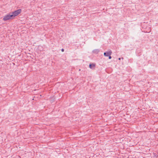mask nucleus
<instances>
[{
  "mask_svg": "<svg viewBox=\"0 0 158 158\" xmlns=\"http://www.w3.org/2000/svg\"><path fill=\"white\" fill-rule=\"evenodd\" d=\"M112 51L111 50H110L107 52H104V55L105 56H108L110 55H111L112 54Z\"/></svg>",
  "mask_w": 158,
  "mask_h": 158,
  "instance_id": "obj_3",
  "label": "nucleus"
},
{
  "mask_svg": "<svg viewBox=\"0 0 158 158\" xmlns=\"http://www.w3.org/2000/svg\"><path fill=\"white\" fill-rule=\"evenodd\" d=\"M61 51L62 52H64V49L63 48H62L61 49Z\"/></svg>",
  "mask_w": 158,
  "mask_h": 158,
  "instance_id": "obj_7",
  "label": "nucleus"
},
{
  "mask_svg": "<svg viewBox=\"0 0 158 158\" xmlns=\"http://www.w3.org/2000/svg\"><path fill=\"white\" fill-rule=\"evenodd\" d=\"M121 59V58H118V60H120Z\"/></svg>",
  "mask_w": 158,
  "mask_h": 158,
  "instance_id": "obj_9",
  "label": "nucleus"
},
{
  "mask_svg": "<svg viewBox=\"0 0 158 158\" xmlns=\"http://www.w3.org/2000/svg\"><path fill=\"white\" fill-rule=\"evenodd\" d=\"M155 157H156V158H158V155H156H156H155Z\"/></svg>",
  "mask_w": 158,
  "mask_h": 158,
  "instance_id": "obj_8",
  "label": "nucleus"
},
{
  "mask_svg": "<svg viewBox=\"0 0 158 158\" xmlns=\"http://www.w3.org/2000/svg\"><path fill=\"white\" fill-rule=\"evenodd\" d=\"M12 19H13V18L12 15H10V14L9 13L6 15L4 16L3 20L4 21H6Z\"/></svg>",
  "mask_w": 158,
  "mask_h": 158,
  "instance_id": "obj_2",
  "label": "nucleus"
},
{
  "mask_svg": "<svg viewBox=\"0 0 158 158\" xmlns=\"http://www.w3.org/2000/svg\"><path fill=\"white\" fill-rule=\"evenodd\" d=\"M22 10L19 9L17 10H16L14 11L11 14L12 16L14 19L15 16H17L20 14Z\"/></svg>",
  "mask_w": 158,
  "mask_h": 158,
  "instance_id": "obj_1",
  "label": "nucleus"
},
{
  "mask_svg": "<svg viewBox=\"0 0 158 158\" xmlns=\"http://www.w3.org/2000/svg\"><path fill=\"white\" fill-rule=\"evenodd\" d=\"M111 55H110V56H108L109 57V59H111L112 58V57L111 56H110Z\"/></svg>",
  "mask_w": 158,
  "mask_h": 158,
  "instance_id": "obj_6",
  "label": "nucleus"
},
{
  "mask_svg": "<svg viewBox=\"0 0 158 158\" xmlns=\"http://www.w3.org/2000/svg\"><path fill=\"white\" fill-rule=\"evenodd\" d=\"M95 64L94 63L90 64H89V68L92 69H95Z\"/></svg>",
  "mask_w": 158,
  "mask_h": 158,
  "instance_id": "obj_4",
  "label": "nucleus"
},
{
  "mask_svg": "<svg viewBox=\"0 0 158 158\" xmlns=\"http://www.w3.org/2000/svg\"><path fill=\"white\" fill-rule=\"evenodd\" d=\"M100 52V50L98 49H95L93 50L92 52L93 53L97 54Z\"/></svg>",
  "mask_w": 158,
  "mask_h": 158,
  "instance_id": "obj_5",
  "label": "nucleus"
}]
</instances>
